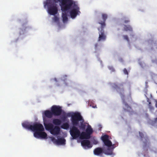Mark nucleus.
<instances>
[{
	"label": "nucleus",
	"mask_w": 157,
	"mask_h": 157,
	"mask_svg": "<svg viewBox=\"0 0 157 157\" xmlns=\"http://www.w3.org/2000/svg\"><path fill=\"white\" fill-rule=\"evenodd\" d=\"M71 121L72 126L70 128V132L71 135L73 139H76L79 138L80 131L76 127L79 124V121L82 120V117L78 112L73 113L71 116Z\"/></svg>",
	"instance_id": "obj_1"
},
{
	"label": "nucleus",
	"mask_w": 157,
	"mask_h": 157,
	"mask_svg": "<svg viewBox=\"0 0 157 157\" xmlns=\"http://www.w3.org/2000/svg\"><path fill=\"white\" fill-rule=\"evenodd\" d=\"M59 2L62 4V0H46L44 2V8L47 7V11L50 15H55L56 14L58 11V6L56 4Z\"/></svg>",
	"instance_id": "obj_2"
},
{
	"label": "nucleus",
	"mask_w": 157,
	"mask_h": 157,
	"mask_svg": "<svg viewBox=\"0 0 157 157\" xmlns=\"http://www.w3.org/2000/svg\"><path fill=\"white\" fill-rule=\"evenodd\" d=\"M32 131L34 132V136L37 138L46 139L47 134L43 132L44 128L43 125L40 124L35 123L33 125Z\"/></svg>",
	"instance_id": "obj_3"
},
{
	"label": "nucleus",
	"mask_w": 157,
	"mask_h": 157,
	"mask_svg": "<svg viewBox=\"0 0 157 157\" xmlns=\"http://www.w3.org/2000/svg\"><path fill=\"white\" fill-rule=\"evenodd\" d=\"M72 4L71 1L67 0H62V4H60L61 10L62 12V17L63 21L64 22L68 20L67 13Z\"/></svg>",
	"instance_id": "obj_4"
},
{
	"label": "nucleus",
	"mask_w": 157,
	"mask_h": 157,
	"mask_svg": "<svg viewBox=\"0 0 157 157\" xmlns=\"http://www.w3.org/2000/svg\"><path fill=\"white\" fill-rule=\"evenodd\" d=\"M124 83H120L118 85L115 83H113L112 86L113 88L115 89L118 92L123 101V103L127 108H128L129 106L125 101V96L124 95Z\"/></svg>",
	"instance_id": "obj_5"
},
{
	"label": "nucleus",
	"mask_w": 157,
	"mask_h": 157,
	"mask_svg": "<svg viewBox=\"0 0 157 157\" xmlns=\"http://www.w3.org/2000/svg\"><path fill=\"white\" fill-rule=\"evenodd\" d=\"M44 125L46 129L49 130L52 134L57 135L59 133L60 128L59 126H54L50 123L45 124V122Z\"/></svg>",
	"instance_id": "obj_6"
},
{
	"label": "nucleus",
	"mask_w": 157,
	"mask_h": 157,
	"mask_svg": "<svg viewBox=\"0 0 157 157\" xmlns=\"http://www.w3.org/2000/svg\"><path fill=\"white\" fill-rule=\"evenodd\" d=\"M94 153L96 155L102 156L103 153L106 155H111L113 154V152L109 150V148H108L107 150H105L102 147H98L94 150Z\"/></svg>",
	"instance_id": "obj_7"
},
{
	"label": "nucleus",
	"mask_w": 157,
	"mask_h": 157,
	"mask_svg": "<svg viewBox=\"0 0 157 157\" xmlns=\"http://www.w3.org/2000/svg\"><path fill=\"white\" fill-rule=\"evenodd\" d=\"M51 111L52 112L53 115L58 116L61 114L62 110L61 107L60 106L53 105L51 107Z\"/></svg>",
	"instance_id": "obj_8"
},
{
	"label": "nucleus",
	"mask_w": 157,
	"mask_h": 157,
	"mask_svg": "<svg viewBox=\"0 0 157 157\" xmlns=\"http://www.w3.org/2000/svg\"><path fill=\"white\" fill-rule=\"evenodd\" d=\"M109 137L108 135H105L102 136L101 138L105 145L108 147V148L112 145V142L109 140Z\"/></svg>",
	"instance_id": "obj_9"
},
{
	"label": "nucleus",
	"mask_w": 157,
	"mask_h": 157,
	"mask_svg": "<svg viewBox=\"0 0 157 157\" xmlns=\"http://www.w3.org/2000/svg\"><path fill=\"white\" fill-rule=\"evenodd\" d=\"M52 140L54 143L57 144H64L66 141L63 138H58L57 140H56L54 137H52Z\"/></svg>",
	"instance_id": "obj_10"
},
{
	"label": "nucleus",
	"mask_w": 157,
	"mask_h": 157,
	"mask_svg": "<svg viewBox=\"0 0 157 157\" xmlns=\"http://www.w3.org/2000/svg\"><path fill=\"white\" fill-rule=\"evenodd\" d=\"M108 15L105 13H103L102 14V18L103 19V21H99L98 23L101 25V27L102 28H104L105 26V21L107 18Z\"/></svg>",
	"instance_id": "obj_11"
},
{
	"label": "nucleus",
	"mask_w": 157,
	"mask_h": 157,
	"mask_svg": "<svg viewBox=\"0 0 157 157\" xmlns=\"http://www.w3.org/2000/svg\"><path fill=\"white\" fill-rule=\"evenodd\" d=\"M101 30L99 32V37L98 38V41L101 40L104 41L105 40L106 36L104 33V31L103 30L104 28H102L101 27Z\"/></svg>",
	"instance_id": "obj_12"
},
{
	"label": "nucleus",
	"mask_w": 157,
	"mask_h": 157,
	"mask_svg": "<svg viewBox=\"0 0 157 157\" xmlns=\"http://www.w3.org/2000/svg\"><path fill=\"white\" fill-rule=\"evenodd\" d=\"M81 144L82 146L85 147H87L88 148H91L92 147L90 141L88 140H82V141Z\"/></svg>",
	"instance_id": "obj_13"
},
{
	"label": "nucleus",
	"mask_w": 157,
	"mask_h": 157,
	"mask_svg": "<svg viewBox=\"0 0 157 157\" xmlns=\"http://www.w3.org/2000/svg\"><path fill=\"white\" fill-rule=\"evenodd\" d=\"M90 136L85 132H80V136L79 138L81 140L88 139L90 138Z\"/></svg>",
	"instance_id": "obj_14"
},
{
	"label": "nucleus",
	"mask_w": 157,
	"mask_h": 157,
	"mask_svg": "<svg viewBox=\"0 0 157 157\" xmlns=\"http://www.w3.org/2000/svg\"><path fill=\"white\" fill-rule=\"evenodd\" d=\"M22 126L25 128L32 130L33 125H30V123L28 122H24L22 124Z\"/></svg>",
	"instance_id": "obj_15"
},
{
	"label": "nucleus",
	"mask_w": 157,
	"mask_h": 157,
	"mask_svg": "<svg viewBox=\"0 0 157 157\" xmlns=\"http://www.w3.org/2000/svg\"><path fill=\"white\" fill-rule=\"evenodd\" d=\"M44 115L45 116L48 118H51L53 114L51 111L49 110H47L44 111Z\"/></svg>",
	"instance_id": "obj_16"
},
{
	"label": "nucleus",
	"mask_w": 157,
	"mask_h": 157,
	"mask_svg": "<svg viewBox=\"0 0 157 157\" xmlns=\"http://www.w3.org/2000/svg\"><path fill=\"white\" fill-rule=\"evenodd\" d=\"M82 120L80 121V125L79 126V127L81 129L84 130L85 129L86 125L84 122V120L82 117Z\"/></svg>",
	"instance_id": "obj_17"
},
{
	"label": "nucleus",
	"mask_w": 157,
	"mask_h": 157,
	"mask_svg": "<svg viewBox=\"0 0 157 157\" xmlns=\"http://www.w3.org/2000/svg\"><path fill=\"white\" fill-rule=\"evenodd\" d=\"M86 132L90 136L93 133V130L90 125H89L88 126L87 128L86 129Z\"/></svg>",
	"instance_id": "obj_18"
},
{
	"label": "nucleus",
	"mask_w": 157,
	"mask_h": 157,
	"mask_svg": "<svg viewBox=\"0 0 157 157\" xmlns=\"http://www.w3.org/2000/svg\"><path fill=\"white\" fill-rule=\"evenodd\" d=\"M53 123L55 125H60L62 123L61 121L58 119H55L53 120Z\"/></svg>",
	"instance_id": "obj_19"
},
{
	"label": "nucleus",
	"mask_w": 157,
	"mask_h": 157,
	"mask_svg": "<svg viewBox=\"0 0 157 157\" xmlns=\"http://www.w3.org/2000/svg\"><path fill=\"white\" fill-rule=\"evenodd\" d=\"M124 30L126 31H132V29L131 26L130 25H124Z\"/></svg>",
	"instance_id": "obj_20"
},
{
	"label": "nucleus",
	"mask_w": 157,
	"mask_h": 157,
	"mask_svg": "<svg viewBox=\"0 0 157 157\" xmlns=\"http://www.w3.org/2000/svg\"><path fill=\"white\" fill-rule=\"evenodd\" d=\"M70 125L68 123L66 122L64 123H63L61 126V128L63 129H68L69 128Z\"/></svg>",
	"instance_id": "obj_21"
},
{
	"label": "nucleus",
	"mask_w": 157,
	"mask_h": 157,
	"mask_svg": "<svg viewBox=\"0 0 157 157\" xmlns=\"http://www.w3.org/2000/svg\"><path fill=\"white\" fill-rule=\"evenodd\" d=\"M123 37L124 40H126L128 42H129V40L127 35H123Z\"/></svg>",
	"instance_id": "obj_22"
},
{
	"label": "nucleus",
	"mask_w": 157,
	"mask_h": 157,
	"mask_svg": "<svg viewBox=\"0 0 157 157\" xmlns=\"http://www.w3.org/2000/svg\"><path fill=\"white\" fill-rule=\"evenodd\" d=\"M53 20L54 22H57L59 21V18L55 16L53 18Z\"/></svg>",
	"instance_id": "obj_23"
},
{
	"label": "nucleus",
	"mask_w": 157,
	"mask_h": 157,
	"mask_svg": "<svg viewBox=\"0 0 157 157\" xmlns=\"http://www.w3.org/2000/svg\"><path fill=\"white\" fill-rule=\"evenodd\" d=\"M139 133L140 135V137L141 138L142 140L143 138H144V134L142 132H139Z\"/></svg>",
	"instance_id": "obj_24"
},
{
	"label": "nucleus",
	"mask_w": 157,
	"mask_h": 157,
	"mask_svg": "<svg viewBox=\"0 0 157 157\" xmlns=\"http://www.w3.org/2000/svg\"><path fill=\"white\" fill-rule=\"evenodd\" d=\"M70 115V113H67V115H66V114L65 115V116H64L63 117V119L64 120H65L66 118H67V117H68V116H71V115Z\"/></svg>",
	"instance_id": "obj_25"
},
{
	"label": "nucleus",
	"mask_w": 157,
	"mask_h": 157,
	"mask_svg": "<svg viewBox=\"0 0 157 157\" xmlns=\"http://www.w3.org/2000/svg\"><path fill=\"white\" fill-rule=\"evenodd\" d=\"M108 68L112 71V72H113L115 71V70L113 67L109 66L108 67Z\"/></svg>",
	"instance_id": "obj_26"
},
{
	"label": "nucleus",
	"mask_w": 157,
	"mask_h": 157,
	"mask_svg": "<svg viewBox=\"0 0 157 157\" xmlns=\"http://www.w3.org/2000/svg\"><path fill=\"white\" fill-rule=\"evenodd\" d=\"M123 72L124 74H125V75H128V71L126 68H124V69Z\"/></svg>",
	"instance_id": "obj_27"
},
{
	"label": "nucleus",
	"mask_w": 157,
	"mask_h": 157,
	"mask_svg": "<svg viewBox=\"0 0 157 157\" xmlns=\"http://www.w3.org/2000/svg\"><path fill=\"white\" fill-rule=\"evenodd\" d=\"M93 143L94 144H96L98 143V141L97 140H94L93 142Z\"/></svg>",
	"instance_id": "obj_28"
},
{
	"label": "nucleus",
	"mask_w": 157,
	"mask_h": 157,
	"mask_svg": "<svg viewBox=\"0 0 157 157\" xmlns=\"http://www.w3.org/2000/svg\"><path fill=\"white\" fill-rule=\"evenodd\" d=\"M129 22V21L128 20H125L124 21V23H128Z\"/></svg>",
	"instance_id": "obj_29"
},
{
	"label": "nucleus",
	"mask_w": 157,
	"mask_h": 157,
	"mask_svg": "<svg viewBox=\"0 0 157 157\" xmlns=\"http://www.w3.org/2000/svg\"><path fill=\"white\" fill-rule=\"evenodd\" d=\"M98 46V44H95V48H97V47Z\"/></svg>",
	"instance_id": "obj_30"
},
{
	"label": "nucleus",
	"mask_w": 157,
	"mask_h": 157,
	"mask_svg": "<svg viewBox=\"0 0 157 157\" xmlns=\"http://www.w3.org/2000/svg\"><path fill=\"white\" fill-rule=\"evenodd\" d=\"M154 44L155 46H157V44L156 43H154Z\"/></svg>",
	"instance_id": "obj_31"
},
{
	"label": "nucleus",
	"mask_w": 157,
	"mask_h": 157,
	"mask_svg": "<svg viewBox=\"0 0 157 157\" xmlns=\"http://www.w3.org/2000/svg\"><path fill=\"white\" fill-rule=\"evenodd\" d=\"M54 79L55 81L57 82V79L56 78H54Z\"/></svg>",
	"instance_id": "obj_32"
},
{
	"label": "nucleus",
	"mask_w": 157,
	"mask_h": 157,
	"mask_svg": "<svg viewBox=\"0 0 157 157\" xmlns=\"http://www.w3.org/2000/svg\"><path fill=\"white\" fill-rule=\"evenodd\" d=\"M98 29V30L100 31V29L99 28Z\"/></svg>",
	"instance_id": "obj_33"
},
{
	"label": "nucleus",
	"mask_w": 157,
	"mask_h": 157,
	"mask_svg": "<svg viewBox=\"0 0 157 157\" xmlns=\"http://www.w3.org/2000/svg\"><path fill=\"white\" fill-rule=\"evenodd\" d=\"M65 77H67V76H66V75H64V76H63V77H65Z\"/></svg>",
	"instance_id": "obj_34"
},
{
	"label": "nucleus",
	"mask_w": 157,
	"mask_h": 157,
	"mask_svg": "<svg viewBox=\"0 0 157 157\" xmlns=\"http://www.w3.org/2000/svg\"><path fill=\"white\" fill-rule=\"evenodd\" d=\"M132 37H133V36H134V35H132Z\"/></svg>",
	"instance_id": "obj_35"
}]
</instances>
